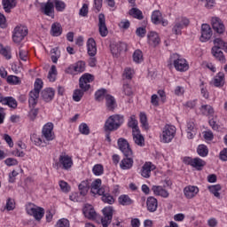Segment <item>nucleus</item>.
<instances>
[{"mask_svg": "<svg viewBox=\"0 0 227 227\" xmlns=\"http://www.w3.org/2000/svg\"><path fill=\"white\" fill-rule=\"evenodd\" d=\"M214 45L211 49V54L214 58L220 61L221 63H226V57H224V52H227V43L223 41L221 38H216L214 40ZM222 50V51H221Z\"/></svg>", "mask_w": 227, "mask_h": 227, "instance_id": "1", "label": "nucleus"}, {"mask_svg": "<svg viewBox=\"0 0 227 227\" xmlns=\"http://www.w3.org/2000/svg\"><path fill=\"white\" fill-rule=\"evenodd\" d=\"M125 117L121 114L109 116L104 125L105 132H114L118 130L123 125Z\"/></svg>", "mask_w": 227, "mask_h": 227, "instance_id": "2", "label": "nucleus"}, {"mask_svg": "<svg viewBox=\"0 0 227 227\" xmlns=\"http://www.w3.org/2000/svg\"><path fill=\"white\" fill-rule=\"evenodd\" d=\"M170 59L173 61L174 67L178 72H187V70H189V64H187V60L182 58L179 54H173L170 57Z\"/></svg>", "mask_w": 227, "mask_h": 227, "instance_id": "3", "label": "nucleus"}, {"mask_svg": "<svg viewBox=\"0 0 227 227\" xmlns=\"http://www.w3.org/2000/svg\"><path fill=\"white\" fill-rule=\"evenodd\" d=\"M87 49L88 54L90 56L89 65L90 67H95V65H97V59L95 58L97 55V43L95 42V39L90 38L87 41Z\"/></svg>", "mask_w": 227, "mask_h": 227, "instance_id": "4", "label": "nucleus"}, {"mask_svg": "<svg viewBox=\"0 0 227 227\" xmlns=\"http://www.w3.org/2000/svg\"><path fill=\"white\" fill-rule=\"evenodd\" d=\"M176 134V128L172 125H165L162 130L161 141L162 143H171Z\"/></svg>", "mask_w": 227, "mask_h": 227, "instance_id": "5", "label": "nucleus"}, {"mask_svg": "<svg viewBox=\"0 0 227 227\" xmlns=\"http://www.w3.org/2000/svg\"><path fill=\"white\" fill-rule=\"evenodd\" d=\"M103 217L101 218V224L103 227H107L111 224L113 221V215L114 214V209L113 207L108 206L102 209Z\"/></svg>", "mask_w": 227, "mask_h": 227, "instance_id": "6", "label": "nucleus"}, {"mask_svg": "<svg viewBox=\"0 0 227 227\" xmlns=\"http://www.w3.org/2000/svg\"><path fill=\"white\" fill-rule=\"evenodd\" d=\"M27 35V27L24 26H18L14 28L12 40L15 43H20L24 37Z\"/></svg>", "mask_w": 227, "mask_h": 227, "instance_id": "7", "label": "nucleus"}, {"mask_svg": "<svg viewBox=\"0 0 227 227\" xmlns=\"http://www.w3.org/2000/svg\"><path fill=\"white\" fill-rule=\"evenodd\" d=\"M27 213L28 215H33L35 221H41L45 214V210L43 207H35L33 204H29L27 207Z\"/></svg>", "mask_w": 227, "mask_h": 227, "instance_id": "8", "label": "nucleus"}, {"mask_svg": "<svg viewBox=\"0 0 227 227\" xmlns=\"http://www.w3.org/2000/svg\"><path fill=\"white\" fill-rule=\"evenodd\" d=\"M117 145L119 146V150L123 153L126 157H131L132 155V149L130 148V144L127 139L121 137L117 141Z\"/></svg>", "mask_w": 227, "mask_h": 227, "instance_id": "9", "label": "nucleus"}, {"mask_svg": "<svg viewBox=\"0 0 227 227\" xmlns=\"http://www.w3.org/2000/svg\"><path fill=\"white\" fill-rule=\"evenodd\" d=\"M189 24L190 21L187 18L177 19L172 28L174 35H182V29H184V27H187Z\"/></svg>", "mask_w": 227, "mask_h": 227, "instance_id": "10", "label": "nucleus"}, {"mask_svg": "<svg viewBox=\"0 0 227 227\" xmlns=\"http://www.w3.org/2000/svg\"><path fill=\"white\" fill-rule=\"evenodd\" d=\"M54 129V125L51 122H49L45 124L43 128V137H44L45 141L49 143V141H53L54 137V132H52Z\"/></svg>", "mask_w": 227, "mask_h": 227, "instance_id": "11", "label": "nucleus"}, {"mask_svg": "<svg viewBox=\"0 0 227 227\" xmlns=\"http://www.w3.org/2000/svg\"><path fill=\"white\" fill-rule=\"evenodd\" d=\"M93 81V75L90 74H83L80 80H79V86L81 90H83V91H88L91 86L90 85V82H92Z\"/></svg>", "mask_w": 227, "mask_h": 227, "instance_id": "12", "label": "nucleus"}, {"mask_svg": "<svg viewBox=\"0 0 227 227\" xmlns=\"http://www.w3.org/2000/svg\"><path fill=\"white\" fill-rule=\"evenodd\" d=\"M98 29L99 35L103 37L107 36V35L109 34L107 25H106V15H104V13H100L98 15Z\"/></svg>", "mask_w": 227, "mask_h": 227, "instance_id": "13", "label": "nucleus"}, {"mask_svg": "<svg viewBox=\"0 0 227 227\" xmlns=\"http://www.w3.org/2000/svg\"><path fill=\"white\" fill-rule=\"evenodd\" d=\"M211 37H212V28H210V25L202 24L200 42H208V39Z\"/></svg>", "mask_w": 227, "mask_h": 227, "instance_id": "14", "label": "nucleus"}, {"mask_svg": "<svg viewBox=\"0 0 227 227\" xmlns=\"http://www.w3.org/2000/svg\"><path fill=\"white\" fill-rule=\"evenodd\" d=\"M211 23L214 31H215L219 35H223V33H224V24H223L221 19L212 18Z\"/></svg>", "mask_w": 227, "mask_h": 227, "instance_id": "15", "label": "nucleus"}, {"mask_svg": "<svg viewBox=\"0 0 227 227\" xmlns=\"http://www.w3.org/2000/svg\"><path fill=\"white\" fill-rule=\"evenodd\" d=\"M82 213L87 219H97V212L95 211V208H93V206L90 204H85Z\"/></svg>", "mask_w": 227, "mask_h": 227, "instance_id": "16", "label": "nucleus"}, {"mask_svg": "<svg viewBox=\"0 0 227 227\" xmlns=\"http://www.w3.org/2000/svg\"><path fill=\"white\" fill-rule=\"evenodd\" d=\"M184 160L186 164H190V166H192V168H195V169H198L199 171L201 170L203 166H205V161L200 158H195V159L187 158Z\"/></svg>", "mask_w": 227, "mask_h": 227, "instance_id": "17", "label": "nucleus"}, {"mask_svg": "<svg viewBox=\"0 0 227 227\" xmlns=\"http://www.w3.org/2000/svg\"><path fill=\"white\" fill-rule=\"evenodd\" d=\"M184 192L187 200H192V198H194L196 194L200 192V188H198V186L189 185L184 189Z\"/></svg>", "mask_w": 227, "mask_h": 227, "instance_id": "18", "label": "nucleus"}, {"mask_svg": "<svg viewBox=\"0 0 227 227\" xmlns=\"http://www.w3.org/2000/svg\"><path fill=\"white\" fill-rule=\"evenodd\" d=\"M124 49H127V44L124 43H116L111 44V52L113 56H115V58H118V56H120V52L124 51Z\"/></svg>", "mask_w": 227, "mask_h": 227, "instance_id": "19", "label": "nucleus"}, {"mask_svg": "<svg viewBox=\"0 0 227 227\" xmlns=\"http://www.w3.org/2000/svg\"><path fill=\"white\" fill-rule=\"evenodd\" d=\"M59 162L63 166L64 169H70L74 161H72V158L67 154H61L59 158Z\"/></svg>", "mask_w": 227, "mask_h": 227, "instance_id": "20", "label": "nucleus"}, {"mask_svg": "<svg viewBox=\"0 0 227 227\" xmlns=\"http://www.w3.org/2000/svg\"><path fill=\"white\" fill-rule=\"evenodd\" d=\"M132 136L135 145H137V146H145V137L141 135V131L139 129L132 130Z\"/></svg>", "mask_w": 227, "mask_h": 227, "instance_id": "21", "label": "nucleus"}, {"mask_svg": "<svg viewBox=\"0 0 227 227\" xmlns=\"http://www.w3.org/2000/svg\"><path fill=\"white\" fill-rule=\"evenodd\" d=\"M152 191L155 196H160L161 198H169V192L164 189V187L160 185H153L152 187Z\"/></svg>", "mask_w": 227, "mask_h": 227, "instance_id": "22", "label": "nucleus"}, {"mask_svg": "<svg viewBox=\"0 0 227 227\" xmlns=\"http://www.w3.org/2000/svg\"><path fill=\"white\" fill-rule=\"evenodd\" d=\"M153 169H155V165L152 164V162H145L142 167V176L144 178H150V174Z\"/></svg>", "mask_w": 227, "mask_h": 227, "instance_id": "23", "label": "nucleus"}, {"mask_svg": "<svg viewBox=\"0 0 227 227\" xmlns=\"http://www.w3.org/2000/svg\"><path fill=\"white\" fill-rule=\"evenodd\" d=\"M148 212H156L159 207V201L154 197H148L146 200Z\"/></svg>", "mask_w": 227, "mask_h": 227, "instance_id": "24", "label": "nucleus"}, {"mask_svg": "<svg viewBox=\"0 0 227 227\" xmlns=\"http://www.w3.org/2000/svg\"><path fill=\"white\" fill-rule=\"evenodd\" d=\"M147 38L149 44L152 45V47H157V45L160 43V38L159 37L157 32H150Z\"/></svg>", "mask_w": 227, "mask_h": 227, "instance_id": "25", "label": "nucleus"}, {"mask_svg": "<svg viewBox=\"0 0 227 227\" xmlns=\"http://www.w3.org/2000/svg\"><path fill=\"white\" fill-rule=\"evenodd\" d=\"M41 97L44 102H51L54 98V90L52 88L44 89L41 92Z\"/></svg>", "mask_w": 227, "mask_h": 227, "instance_id": "26", "label": "nucleus"}, {"mask_svg": "<svg viewBox=\"0 0 227 227\" xmlns=\"http://www.w3.org/2000/svg\"><path fill=\"white\" fill-rule=\"evenodd\" d=\"M40 97V92L38 90H31L29 93L28 103L30 107H35L38 104V98Z\"/></svg>", "mask_w": 227, "mask_h": 227, "instance_id": "27", "label": "nucleus"}, {"mask_svg": "<svg viewBox=\"0 0 227 227\" xmlns=\"http://www.w3.org/2000/svg\"><path fill=\"white\" fill-rule=\"evenodd\" d=\"M106 106L108 111H114L116 109V99L111 95H106Z\"/></svg>", "mask_w": 227, "mask_h": 227, "instance_id": "28", "label": "nucleus"}, {"mask_svg": "<svg viewBox=\"0 0 227 227\" xmlns=\"http://www.w3.org/2000/svg\"><path fill=\"white\" fill-rule=\"evenodd\" d=\"M68 70H74L76 74H82V72L86 70V63L84 61H78L74 65L70 66Z\"/></svg>", "mask_w": 227, "mask_h": 227, "instance_id": "29", "label": "nucleus"}, {"mask_svg": "<svg viewBox=\"0 0 227 227\" xmlns=\"http://www.w3.org/2000/svg\"><path fill=\"white\" fill-rule=\"evenodd\" d=\"M2 4L5 13H11L12 8L17 6V2L15 0H2Z\"/></svg>", "mask_w": 227, "mask_h": 227, "instance_id": "30", "label": "nucleus"}, {"mask_svg": "<svg viewBox=\"0 0 227 227\" xmlns=\"http://www.w3.org/2000/svg\"><path fill=\"white\" fill-rule=\"evenodd\" d=\"M134 166V160L132 158L126 157L121 160V169H131Z\"/></svg>", "mask_w": 227, "mask_h": 227, "instance_id": "31", "label": "nucleus"}, {"mask_svg": "<svg viewBox=\"0 0 227 227\" xmlns=\"http://www.w3.org/2000/svg\"><path fill=\"white\" fill-rule=\"evenodd\" d=\"M43 12L44 15H47L48 17H52L54 13V3L49 0L43 7Z\"/></svg>", "mask_w": 227, "mask_h": 227, "instance_id": "32", "label": "nucleus"}, {"mask_svg": "<svg viewBox=\"0 0 227 227\" xmlns=\"http://www.w3.org/2000/svg\"><path fill=\"white\" fill-rule=\"evenodd\" d=\"M186 132H187V137L188 139H193L194 136H196V128L194 125V122L189 121L186 125Z\"/></svg>", "mask_w": 227, "mask_h": 227, "instance_id": "33", "label": "nucleus"}, {"mask_svg": "<svg viewBox=\"0 0 227 227\" xmlns=\"http://www.w3.org/2000/svg\"><path fill=\"white\" fill-rule=\"evenodd\" d=\"M214 86L216 88H222L224 86V73H218L214 78Z\"/></svg>", "mask_w": 227, "mask_h": 227, "instance_id": "34", "label": "nucleus"}, {"mask_svg": "<svg viewBox=\"0 0 227 227\" xmlns=\"http://www.w3.org/2000/svg\"><path fill=\"white\" fill-rule=\"evenodd\" d=\"M78 189L80 191L81 196H86L88 194V191H90V183L88 180L82 181L79 185Z\"/></svg>", "mask_w": 227, "mask_h": 227, "instance_id": "35", "label": "nucleus"}, {"mask_svg": "<svg viewBox=\"0 0 227 227\" xmlns=\"http://www.w3.org/2000/svg\"><path fill=\"white\" fill-rule=\"evenodd\" d=\"M151 20L153 24L159 25L160 24V20H162V13L160 11H154L151 16Z\"/></svg>", "mask_w": 227, "mask_h": 227, "instance_id": "36", "label": "nucleus"}, {"mask_svg": "<svg viewBox=\"0 0 227 227\" xmlns=\"http://www.w3.org/2000/svg\"><path fill=\"white\" fill-rule=\"evenodd\" d=\"M4 106H8L9 107H12V109H16L17 107V100L13 98L12 97H6L4 98L3 103Z\"/></svg>", "mask_w": 227, "mask_h": 227, "instance_id": "37", "label": "nucleus"}, {"mask_svg": "<svg viewBox=\"0 0 227 227\" xmlns=\"http://www.w3.org/2000/svg\"><path fill=\"white\" fill-rule=\"evenodd\" d=\"M31 141L35 145V146H47V145H49L48 142L42 139V137H40L36 135H33L31 137Z\"/></svg>", "mask_w": 227, "mask_h": 227, "instance_id": "38", "label": "nucleus"}, {"mask_svg": "<svg viewBox=\"0 0 227 227\" xmlns=\"http://www.w3.org/2000/svg\"><path fill=\"white\" fill-rule=\"evenodd\" d=\"M63 33V29L61 28V24L59 23H53L51 25V35L52 36H60Z\"/></svg>", "mask_w": 227, "mask_h": 227, "instance_id": "39", "label": "nucleus"}, {"mask_svg": "<svg viewBox=\"0 0 227 227\" xmlns=\"http://www.w3.org/2000/svg\"><path fill=\"white\" fill-rule=\"evenodd\" d=\"M200 112L204 116H212L214 114V107L210 105H203L200 107Z\"/></svg>", "mask_w": 227, "mask_h": 227, "instance_id": "40", "label": "nucleus"}, {"mask_svg": "<svg viewBox=\"0 0 227 227\" xmlns=\"http://www.w3.org/2000/svg\"><path fill=\"white\" fill-rule=\"evenodd\" d=\"M51 59L52 61V63H58V59H59V58L61 57V52L59 51V47H55L53 49L51 50Z\"/></svg>", "mask_w": 227, "mask_h": 227, "instance_id": "41", "label": "nucleus"}, {"mask_svg": "<svg viewBox=\"0 0 227 227\" xmlns=\"http://www.w3.org/2000/svg\"><path fill=\"white\" fill-rule=\"evenodd\" d=\"M85 91L88 90H84L82 89L75 90L73 94V100H74V102H81V99L82 98V97H84Z\"/></svg>", "mask_w": 227, "mask_h": 227, "instance_id": "42", "label": "nucleus"}, {"mask_svg": "<svg viewBox=\"0 0 227 227\" xmlns=\"http://www.w3.org/2000/svg\"><path fill=\"white\" fill-rule=\"evenodd\" d=\"M106 95H109L107 94V90L106 89H100L95 93V100L97 102H102L106 98Z\"/></svg>", "mask_w": 227, "mask_h": 227, "instance_id": "43", "label": "nucleus"}, {"mask_svg": "<svg viewBox=\"0 0 227 227\" xmlns=\"http://www.w3.org/2000/svg\"><path fill=\"white\" fill-rule=\"evenodd\" d=\"M0 54L5 58V59H12V49L10 47H3V44H0Z\"/></svg>", "mask_w": 227, "mask_h": 227, "instance_id": "44", "label": "nucleus"}, {"mask_svg": "<svg viewBox=\"0 0 227 227\" xmlns=\"http://www.w3.org/2000/svg\"><path fill=\"white\" fill-rule=\"evenodd\" d=\"M129 15H131V17H134V19H137L138 20H143L144 19L143 12H141V10L137 8H132L129 11Z\"/></svg>", "mask_w": 227, "mask_h": 227, "instance_id": "45", "label": "nucleus"}, {"mask_svg": "<svg viewBox=\"0 0 227 227\" xmlns=\"http://www.w3.org/2000/svg\"><path fill=\"white\" fill-rule=\"evenodd\" d=\"M119 203L123 207H127L129 205H132L133 201L130 200V197H129V195H121L119 197Z\"/></svg>", "mask_w": 227, "mask_h": 227, "instance_id": "46", "label": "nucleus"}, {"mask_svg": "<svg viewBox=\"0 0 227 227\" xmlns=\"http://www.w3.org/2000/svg\"><path fill=\"white\" fill-rule=\"evenodd\" d=\"M208 190L215 198H221V193H219V191H221V184L211 185L208 187Z\"/></svg>", "mask_w": 227, "mask_h": 227, "instance_id": "47", "label": "nucleus"}, {"mask_svg": "<svg viewBox=\"0 0 227 227\" xmlns=\"http://www.w3.org/2000/svg\"><path fill=\"white\" fill-rule=\"evenodd\" d=\"M56 75H58V69H56V67L52 65L48 73L49 81L51 82H54V81H56Z\"/></svg>", "mask_w": 227, "mask_h": 227, "instance_id": "48", "label": "nucleus"}, {"mask_svg": "<svg viewBox=\"0 0 227 227\" xmlns=\"http://www.w3.org/2000/svg\"><path fill=\"white\" fill-rule=\"evenodd\" d=\"M197 153L200 157H207L208 155V148L205 145H200L197 149Z\"/></svg>", "mask_w": 227, "mask_h": 227, "instance_id": "49", "label": "nucleus"}, {"mask_svg": "<svg viewBox=\"0 0 227 227\" xmlns=\"http://www.w3.org/2000/svg\"><path fill=\"white\" fill-rule=\"evenodd\" d=\"M128 126L130 127V129H133V130H139V128L137 127V120H136V115L130 116Z\"/></svg>", "mask_w": 227, "mask_h": 227, "instance_id": "50", "label": "nucleus"}, {"mask_svg": "<svg viewBox=\"0 0 227 227\" xmlns=\"http://www.w3.org/2000/svg\"><path fill=\"white\" fill-rule=\"evenodd\" d=\"M133 61L135 63H141L143 61V52L140 50H136L133 53Z\"/></svg>", "mask_w": 227, "mask_h": 227, "instance_id": "51", "label": "nucleus"}, {"mask_svg": "<svg viewBox=\"0 0 227 227\" xmlns=\"http://www.w3.org/2000/svg\"><path fill=\"white\" fill-rule=\"evenodd\" d=\"M92 171L96 176H100V175H104V167L100 164H97L93 167Z\"/></svg>", "mask_w": 227, "mask_h": 227, "instance_id": "52", "label": "nucleus"}, {"mask_svg": "<svg viewBox=\"0 0 227 227\" xmlns=\"http://www.w3.org/2000/svg\"><path fill=\"white\" fill-rule=\"evenodd\" d=\"M102 201L107 203L108 205H113L114 203V197L109 193H106L102 196Z\"/></svg>", "mask_w": 227, "mask_h": 227, "instance_id": "53", "label": "nucleus"}, {"mask_svg": "<svg viewBox=\"0 0 227 227\" xmlns=\"http://www.w3.org/2000/svg\"><path fill=\"white\" fill-rule=\"evenodd\" d=\"M69 200L74 202H81L84 200V196L81 195L79 192H74L70 195Z\"/></svg>", "mask_w": 227, "mask_h": 227, "instance_id": "54", "label": "nucleus"}, {"mask_svg": "<svg viewBox=\"0 0 227 227\" xmlns=\"http://www.w3.org/2000/svg\"><path fill=\"white\" fill-rule=\"evenodd\" d=\"M140 123L145 130L148 129V119L146 117V114L140 113Z\"/></svg>", "mask_w": 227, "mask_h": 227, "instance_id": "55", "label": "nucleus"}, {"mask_svg": "<svg viewBox=\"0 0 227 227\" xmlns=\"http://www.w3.org/2000/svg\"><path fill=\"white\" fill-rule=\"evenodd\" d=\"M55 3V8L57 12H63L65 8H67V4H65V2L60 0H54Z\"/></svg>", "mask_w": 227, "mask_h": 227, "instance_id": "56", "label": "nucleus"}, {"mask_svg": "<svg viewBox=\"0 0 227 227\" xmlns=\"http://www.w3.org/2000/svg\"><path fill=\"white\" fill-rule=\"evenodd\" d=\"M100 185H102V180L101 179H96L91 184L90 192L93 193L94 192H97V190L100 189Z\"/></svg>", "mask_w": 227, "mask_h": 227, "instance_id": "57", "label": "nucleus"}, {"mask_svg": "<svg viewBox=\"0 0 227 227\" xmlns=\"http://www.w3.org/2000/svg\"><path fill=\"white\" fill-rule=\"evenodd\" d=\"M7 82L9 84H20V78L15 75H9L7 77Z\"/></svg>", "mask_w": 227, "mask_h": 227, "instance_id": "58", "label": "nucleus"}, {"mask_svg": "<svg viewBox=\"0 0 227 227\" xmlns=\"http://www.w3.org/2000/svg\"><path fill=\"white\" fill-rule=\"evenodd\" d=\"M79 131L81 132V134H83L84 136H88V134H90V127H88V124L86 123H82L79 126Z\"/></svg>", "mask_w": 227, "mask_h": 227, "instance_id": "59", "label": "nucleus"}, {"mask_svg": "<svg viewBox=\"0 0 227 227\" xmlns=\"http://www.w3.org/2000/svg\"><path fill=\"white\" fill-rule=\"evenodd\" d=\"M57 227H70V222L67 218H62L58 221Z\"/></svg>", "mask_w": 227, "mask_h": 227, "instance_id": "60", "label": "nucleus"}, {"mask_svg": "<svg viewBox=\"0 0 227 227\" xmlns=\"http://www.w3.org/2000/svg\"><path fill=\"white\" fill-rule=\"evenodd\" d=\"M124 77L126 79H132V75H134V69L130 68V67H127L124 70V74H123Z\"/></svg>", "mask_w": 227, "mask_h": 227, "instance_id": "61", "label": "nucleus"}, {"mask_svg": "<svg viewBox=\"0 0 227 227\" xmlns=\"http://www.w3.org/2000/svg\"><path fill=\"white\" fill-rule=\"evenodd\" d=\"M19 58L21 61H27V51L20 49Z\"/></svg>", "mask_w": 227, "mask_h": 227, "instance_id": "62", "label": "nucleus"}, {"mask_svg": "<svg viewBox=\"0 0 227 227\" xmlns=\"http://www.w3.org/2000/svg\"><path fill=\"white\" fill-rule=\"evenodd\" d=\"M4 164H6V166H17V164H19V161H17L15 158H7L4 160Z\"/></svg>", "mask_w": 227, "mask_h": 227, "instance_id": "63", "label": "nucleus"}, {"mask_svg": "<svg viewBox=\"0 0 227 227\" xmlns=\"http://www.w3.org/2000/svg\"><path fill=\"white\" fill-rule=\"evenodd\" d=\"M220 160L226 162V160H227V148H223V151L220 152Z\"/></svg>", "mask_w": 227, "mask_h": 227, "instance_id": "64", "label": "nucleus"}]
</instances>
